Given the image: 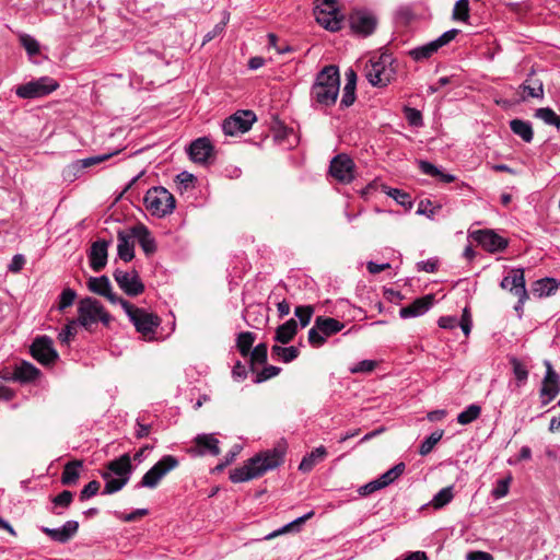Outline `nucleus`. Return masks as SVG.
<instances>
[{
  "label": "nucleus",
  "mask_w": 560,
  "mask_h": 560,
  "mask_svg": "<svg viewBox=\"0 0 560 560\" xmlns=\"http://www.w3.org/2000/svg\"><path fill=\"white\" fill-rule=\"evenodd\" d=\"M78 324V320L72 319L62 328V330L58 335V339L61 343L69 345L71 339L77 335Z\"/></svg>",
  "instance_id": "nucleus-52"
},
{
  "label": "nucleus",
  "mask_w": 560,
  "mask_h": 560,
  "mask_svg": "<svg viewBox=\"0 0 560 560\" xmlns=\"http://www.w3.org/2000/svg\"><path fill=\"white\" fill-rule=\"evenodd\" d=\"M256 121V115L252 110H238L226 118L222 124V130L226 136H237L247 132Z\"/></svg>",
  "instance_id": "nucleus-12"
},
{
  "label": "nucleus",
  "mask_w": 560,
  "mask_h": 560,
  "mask_svg": "<svg viewBox=\"0 0 560 560\" xmlns=\"http://www.w3.org/2000/svg\"><path fill=\"white\" fill-rule=\"evenodd\" d=\"M393 62V56L387 52L371 58L364 69L369 83L377 88H384L389 84L396 74Z\"/></svg>",
  "instance_id": "nucleus-5"
},
{
  "label": "nucleus",
  "mask_w": 560,
  "mask_h": 560,
  "mask_svg": "<svg viewBox=\"0 0 560 560\" xmlns=\"http://www.w3.org/2000/svg\"><path fill=\"white\" fill-rule=\"evenodd\" d=\"M405 464L398 463L393 468L381 475L377 480L382 488L387 487L388 485L393 483L399 476L402 475L405 471Z\"/></svg>",
  "instance_id": "nucleus-43"
},
{
  "label": "nucleus",
  "mask_w": 560,
  "mask_h": 560,
  "mask_svg": "<svg viewBox=\"0 0 560 560\" xmlns=\"http://www.w3.org/2000/svg\"><path fill=\"white\" fill-rule=\"evenodd\" d=\"M316 21L326 30L337 32L342 27V18L338 9L315 10Z\"/></svg>",
  "instance_id": "nucleus-25"
},
{
  "label": "nucleus",
  "mask_w": 560,
  "mask_h": 560,
  "mask_svg": "<svg viewBox=\"0 0 560 560\" xmlns=\"http://www.w3.org/2000/svg\"><path fill=\"white\" fill-rule=\"evenodd\" d=\"M101 483L97 480L90 481L86 486L83 487V489L80 492V500L86 501L90 498L97 494L100 491Z\"/></svg>",
  "instance_id": "nucleus-59"
},
{
  "label": "nucleus",
  "mask_w": 560,
  "mask_h": 560,
  "mask_svg": "<svg viewBox=\"0 0 560 560\" xmlns=\"http://www.w3.org/2000/svg\"><path fill=\"white\" fill-rule=\"evenodd\" d=\"M374 360H362L350 369L351 373H370L376 368Z\"/></svg>",
  "instance_id": "nucleus-61"
},
{
  "label": "nucleus",
  "mask_w": 560,
  "mask_h": 560,
  "mask_svg": "<svg viewBox=\"0 0 560 560\" xmlns=\"http://www.w3.org/2000/svg\"><path fill=\"white\" fill-rule=\"evenodd\" d=\"M109 242L105 240H98L91 246L89 254L90 266L95 272H100L107 262V249Z\"/></svg>",
  "instance_id": "nucleus-23"
},
{
  "label": "nucleus",
  "mask_w": 560,
  "mask_h": 560,
  "mask_svg": "<svg viewBox=\"0 0 560 560\" xmlns=\"http://www.w3.org/2000/svg\"><path fill=\"white\" fill-rule=\"evenodd\" d=\"M474 240L490 253L504 250L509 243L492 230H479L472 233Z\"/></svg>",
  "instance_id": "nucleus-18"
},
{
  "label": "nucleus",
  "mask_w": 560,
  "mask_h": 560,
  "mask_svg": "<svg viewBox=\"0 0 560 560\" xmlns=\"http://www.w3.org/2000/svg\"><path fill=\"white\" fill-rule=\"evenodd\" d=\"M77 320L85 330L93 331V327L97 322L108 327L113 317L98 300L84 298L79 303Z\"/></svg>",
  "instance_id": "nucleus-4"
},
{
  "label": "nucleus",
  "mask_w": 560,
  "mask_h": 560,
  "mask_svg": "<svg viewBox=\"0 0 560 560\" xmlns=\"http://www.w3.org/2000/svg\"><path fill=\"white\" fill-rule=\"evenodd\" d=\"M349 23L354 33L369 36L377 26V18L370 10L355 9L349 15Z\"/></svg>",
  "instance_id": "nucleus-14"
},
{
  "label": "nucleus",
  "mask_w": 560,
  "mask_h": 560,
  "mask_svg": "<svg viewBox=\"0 0 560 560\" xmlns=\"http://www.w3.org/2000/svg\"><path fill=\"white\" fill-rule=\"evenodd\" d=\"M454 498V486L442 488L431 500L434 509H442L447 505Z\"/></svg>",
  "instance_id": "nucleus-41"
},
{
  "label": "nucleus",
  "mask_w": 560,
  "mask_h": 560,
  "mask_svg": "<svg viewBox=\"0 0 560 560\" xmlns=\"http://www.w3.org/2000/svg\"><path fill=\"white\" fill-rule=\"evenodd\" d=\"M546 375L539 393L542 406L548 405L560 392L559 375L549 361H546Z\"/></svg>",
  "instance_id": "nucleus-21"
},
{
  "label": "nucleus",
  "mask_w": 560,
  "mask_h": 560,
  "mask_svg": "<svg viewBox=\"0 0 560 560\" xmlns=\"http://www.w3.org/2000/svg\"><path fill=\"white\" fill-rule=\"evenodd\" d=\"M88 288L91 292L106 298L112 304H119L121 306L126 301L113 292L110 281L106 276L91 277L88 281Z\"/></svg>",
  "instance_id": "nucleus-20"
},
{
  "label": "nucleus",
  "mask_w": 560,
  "mask_h": 560,
  "mask_svg": "<svg viewBox=\"0 0 560 560\" xmlns=\"http://www.w3.org/2000/svg\"><path fill=\"white\" fill-rule=\"evenodd\" d=\"M219 440L213 434H198L194 439V446L188 448L191 456H218L220 454Z\"/></svg>",
  "instance_id": "nucleus-17"
},
{
  "label": "nucleus",
  "mask_w": 560,
  "mask_h": 560,
  "mask_svg": "<svg viewBox=\"0 0 560 560\" xmlns=\"http://www.w3.org/2000/svg\"><path fill=\"white\" fill-rule=\"evenodd\" d=\"M73 501V492L69 490L61 491L58 495L51 499L52 508L50 512L55 515H61L62 511H58L59 508L68 509Z\"/></svg>",
  "instance_id": "nucleus-38"
},
{
  "label": "nucleus",
  "mask_w": 560,
  "mask_h": 560,
  "mask_svg": "<svg viewBox=\"0 0 560 560\" xmlns=\"http://www.w3.org/2000/svg\"><path fill=\"white\" fill-rule=\"evenodd\" d=\"M535 116L541 119L546 125L555 126L560 129V116L549 107L536 109Z\"/></svg>",
  "instance_id": "nucleus-44"
},
{
  "label": "nucleus",
  "mask_w": 560,
  "mask_h": 560,
  "mask_svg": "<svg viewBox=\"0 0 560 560\" xmlns=\"http://www.w3.org/2000/svg\"><path fill=\"white\" fill-rule=\"evenodd\" d=\"M383 489L378 482L377 479L375 480H372L363 486H361L359 489H358V493L361 495V497H368L372 493H374L375 491L377 490H381Z\"/></svg>",
  "instance_id": "nucleus-63"
},
{
  "label": "nucleus",
  "mask_w": 560,
  "mask_h": 560,
  "mask_svg": "<svg viewBox=\"0 0 560 560\" xmlns=\"http://www.w3.org/2000/svg\"><path fill=\"white\" fill-rule=\"evenodd\" d=\"M213 153V145L208 138H198L194 140L189 148L188 154L190 159L200 164H205L208 162L210 156Z\"/></svg>",
  "instance_id": "nucleus-22"
},
{
  "label": "nucleus",
  "mask_w": 560,
  "mask_h": 560,
  "mask_svg": "<svg viewBox=\"0 0 560 560\" xmlns=\"http://www.w3.org/2000/svg\"><path fill=\"white\" fill-rule=\"evenodd\" d=\"M441 210V206H433L430 199H423L418 205V214H422L428 217L429 219H433L434 215Z\"/></svg>",
  "instance_id": "nucleus-51"
},
{
  "label": "nucleus",
  "mask_w": 560,
  "mask_h": 560,
  "mask_svg": "<svg viewBox=\"0 0 560 560\" xmlns=\"http://www.w3.org/2000/svg\"><path fill=\"white\" fill-rule=\"evenodd\" d=\"M117 153H118V151L113 152V153L101 154V155H95V156H90L86 159L78 160L71 165V167L75 171H80V170L100 164L104 161H107L109 158H112L113 155H115Z\"/></svg>",
  "instance_id": "nucleus-42"
},
{
  "label": "nucleus",
  "mask_w": 560,
  "mask_h": 560,
  "mask_svg": "<svg viewBox=\"0 0 560 560\" xmlns=\"http://www.w3.org/2000/svg\"><path fill=\"white\" fill-rule=\"evenodd\" d=\"M40 375V371L30 362L22 361L14 369L12 380L21 383H28L35 381Z\"/></svg>",
  "instance_id": "nucleus-27"
},
{
  "label": "nucleus",
  "mask_w": 560,
  "mask_h": 560,
  "mask_svg": "<svg viewBox=\"0 0 560 560\" xmlns=\"http://www.w3.org/2000/svg\"><path fill=\"white\" fill-rule=\"evenodd\" d=\"M509 487H510V478L500 479L492 490V495L495 499H501V498L505 497L509 492Z\"/></svg>",
  "instance_id": "nucleus-62"
},
{
  "label": "nucleus",
  "mask_w": 560,
  "mask_h": 560,
  "mask_svg": "<svg viewBox=\"0 0 560 560\" xmlns=\"http://www.w3.org/2000/svg\"><path fill=\"white\" fill-rule=\"evenodd\" d=\"M164 477L159 471V469L153 465L141 478L140 482L137 485V488H149L154 489L158 487L160 481Z\"/></svg>",
  "instance_id": "nucleus-39"
},
{
  "label": "nucleus",
  "mask_w": 560,
  "mask_h": 560,
  "mask_svg": "<svg viewBox=\"0 0 560 560\" xmlns=\"http://www.w3.org/2000/svg\"><path fill=\"white\" fill-rule=\"evenodd\" d=\"M355 89H357V85L345 84L341 101H340L341 108H347L354 103L355 97H357Z\"/></svg>",
  "instance_id": "nucleus-57"
},
{
  "label": "nucleus",
  "mask_w": 560,
  "mask_h": 560,
  "mask_svg": "<svg viewBox=\"0 0 560 560\" xmlns=\"http://www.w3.org/2000/svg\"><path fill=\"white\" fill-rule=\"evenodd\" d=\"M559 285L560 282L553 278H542L533 283L532 292L537 298H547L553 295Z\"/></svg>",
  "instance_id": "nucleus-29"
},
{
  "label": "nucleus",
  "mask_w": 560,
  "mask_h": 560,
  "mask_svg": "<svg viewBox=\"0 0 560 560\" xmlns=\"http://www.w3.org/2000/svg\"><path fill=\"white\" fill-rule=\"evenodd\" d=\"M458 34V30L453 28L443 33L436 39L427 43L424 45L418 46L409 51V56L415 61H423L433 56L441 47L447 45L452 42L456 35Z\"/></svg>",
  "instance_id": "nucleus-13"
},
{
  "label": "nucleus",
  "mask_w": 560,
  "mask_h": 560,
  "mask_svg": "<svg viewBox=\"0 0 560 560\" xmlns=\"http://www.w3.org/2000/svg\"><path fill=\"white\" fill-rule=\"evenodd\" d=\"M58 88V81L51 77L46 75L18 85L15 89V94L20 98L34 100L45 97L55 92Z\"/></svg>",
  "instance_id": "nucleus-9"
},
{
  "label": "nucleus",
  "mask_w": 560,
  "mask_h": 560,
  "mask_svg": "<svg viewBox=\"0 0 560 560\" xmlns=\"http://www.w3.org/2000/svg\"><path fill=\"white\" fill-rule=\"evenodd\" d=\"M298 332V323L295 319L290 318L284 324L280 325L275 335V340L280 343H289Z\"/></svg>",
  "instance_id": "nucleus-32"
},
{
  "label": "nucleus",
  "mask_w": 560,
  "mask_h": 560,
  "mask_svg": "<svg viewBox=\"0 0 560 560\" xmlns=\"http://www.w3.org/2000/svg\"><path fill=\"white\" fill-rule=\"evenodd\" d=\"M281 372V369L275 365H267L261 371L257 372L254 383L259 384L266 382Z\"/></svg>",
  "instance_id": "nucleus-56"
},
{
  "label": "nucleus",
  "mask_w": 560,
  "mask_h": 560,
  "mask_svg": "<svg viewBox=\"0 0 560 560\" xmlns=\"http://www.w3.org/2000/svg\"><path fill=\"white\" fill-rule=\"evenodd\" d=\"M133 235L130 231L129 233L125 231H119L117 234V253L120 259L125 262H129L135 257V247L132 242Z\"/></svg>",
  "instance_id": "nucleus-26"
},
{
  "label": "nucleus",
  "mask_w": 560,
  "mask_h": 560,
  "mask_svg": "<svg viewBox=\"0 0 560 560\" xmlns=\"http://www.w3.org/2000/svg\"><path fill=\"white\" fill-rule=\"evenodd\" d=\"M267 37L269 47L275 48L278 54L283 55L293 50L287 43L278 44V37L273 33H269Z\"/></svg>",
  "instance_id": "nucleus-60"
},
{
  "label": "nucleus",
  "mask_w": 560,
  "mask_h": 560,
  "mask_svg": "<svg viewBox=\"0 0 560 560\" xmlns=\"http://www.w3.org/2000/svg\"><path fill=\"white\" fill-rule=\"evenodd\" d=\"M326 455L327 451L324 446L316 447L302 458L299 465V470L302 472H310L317 463L324 460Z\"/></svg>",
  "instance_id": "nucleus-31"
},
{
  "label": "nucleus",
  "mask_w": 560,
  "mask_h": 560,
  "mask_svg": "<svg viewBox=\"0 0 560 560\" xmlns=\"http://www.w3.org/2000/svg\"><path fill=\"white\" fill-rule=\"evenodd\" d=\"M314 311L313 305H300L295 307L294 315L299 318L301 327L304 328L311 323Z\"/></svg>",
  "instance_id": "nucleus-48"
},
{
  "label": "nucleus",
  "mask_w": 560,
  "mask_h": 560,
  "mask_svg": "<svg viewBox=\"0 0 560 560\" xmlns=\"http://www.w3.org/2000/svg\"><path fill=\"white\" fill-rule=\"evenodd\" d=\"M510 128L512 132L518 136L524 142L529 143L533 141L534 131L529 121L515 118L510 121Z\"/></svg>",
  "instance_id": "nucleus-33"
},
{
  "label": "nucleus",
  "mask_w": 560,
  "mask_h": 560,
  "mask_svg": "<svg viewBox=\"0 0 560 560\" xmlns=\"http://www.w3.org/2000/svg\"><path fill=\"white\" fill-rule=\"evenodd\" d=\"M77 298V293L73 289L66 288L59 295L58 310L63 312L67 307L71 306Z\"/></svg>",
  "instance_id": "nucleus-53"
},
{
  "label": "nucleus",
  "mask_w": 560,
  "mask_h": 560,
  "mask_svg": "<svg viewBox=\"0 0 560 560\" xmlns=\"http://www.w3.org/2000/svg\"><path fill=\"white\" fill-rule=\"evenodd\" d=\"M271 353L273 357L279 358L284 363H290L299 357V349L294 346L281 347L278 345L272 346Z\"/></svg>",
  "instance_id": "nucleus-40"
},
{
  "label": "nucleus",
  "mask_w": 560,
  "mask_h": 560,
  "mask_svg": "<svg viewBox=\"0 0 560 560\" xmlns=\"http://www.w3.org/2000/svg\"><path fill=\"white\" fill-rule=\"evenodd\" d=\"M121 307L143 339L153 340L156 329L161 325L160 317L147 312L144 308L135 306L127 300L122 303Z\"/></svg>",
  "instance_id": "nucleus-6"
},
{
  "label": "nucleus",
  "mask_w": 560,
  "mask_h": 560,
  "mask_svg": "<svg viewBox=\"0 0 560 560\" xmlns=\"http://www.w3.org/2000/svg\"><path fill=\"white\" fill-rule=\"evenodd\" d=\"M30 351L32 357L44 365L52 363L58 358L52 340L47 336L35 338L31 345Z\"/></svg>",
  "instance_id": "nucleus-16"
},
{
  "label": "nucleus",
  "mask_w": 560,
  "mask_h": 560,
  "mask_svg": "<svg viewBox=\"0 0 560 560\" xmlns=\"http://www.w3.org/2000/svg\"><path fill=\"white\" fill-rule=\"evenodd\" d=\"M113 277L119 289L128 296L135 298L144 292L145 287L136 269L125 271L117 268Z\"/></svg>",
  "instance_id": "nucleus-11"
},
{
  "label": "nucleus",
  "mask_w": 560,
  "mask_h": 560,
  "mask_svg": "<svg viewBox=\"0 0 560 560\" xmlns=\"http://www.w3.org/2000/svg\"><path fill=\"white\" fill-rule=\"evenodd\" d=\"M313 515H314V512L311 511V512L306 513L305 515L300 516V517L295 518L294 521L288 523L287 525L282 526L281 528L273 530L272 533L266 535L264 539L271 540V539H273L280 535L287 534L289 532H293V530L299 532L300 526L303 523H305L307 520H310Z\"/></svg>",
  "instance_id": "nucleus-34"
},
{
  "label": "nucleus",
  "mask_w": 560,
  "mask_h": 560,
  "mask_svg": "<svg viewBox=\"0 0 560 560\" xmlns=\"http://www.w3.org/2000/svg\"><path fill=\"white\" fill-rule=\"evenodd\" d=\"M404 114H405V118L407 119V121L410 126L421 127L423 125L422 114L420 110L409 107V106H405Z\"/></svg>",
  "instance_id": "nucleus-55"
},
{
  "label": "nucleus",
  "mask_w": 560,
  "mask_h": 560,
  "mask_svg": "<svg viewBox=\"0 0 560 560\" xmlns=\"http://www.w3.org/2000/svg\"><path fill=\"white\" fill-rule=\"evenodd\" d=\"M132 471L131 458L127 453L108 462L106 469L101 472V477L105 480L102 494L107 495L120 491L128 483Z\"/></svg>",
  "instance_id": "nucleus-3"
},
{
  "label": "nucleus",
  "mask_w": 560,
  "mask_h": 560,
  "mask_svg": "<svg viewBox=\"0 0 560 560\" xmlns=\"http://www.w3.org/2000/svg\"><path fill=\"white\" fill-rule=\"evenodd\" d=\"M82 460H71L63 466L61 474V483L63 486H74L80 478V468L82 467Z\"/></svg>",
  "instance_id": "nucleus-30"
},
{
  "label": "nucleus",
  "mask_w": 560,
  "mask_h": 560,
  "mask_svg": "<svg viewBox=\"0 0 560 560\" xmlns=\"http://www.w3.org/2000/svg\"><path fill=\"white\" fill-rule=\"evenodd\" d=\"M143 201L147 210L158 218L172 213L176 203L174 196L162 186L150 188Z\"/></svg>",
  "instance_id": "nucleus-7"
},
{
  "label": "nucleus",
  "mask_w": 560,
  "mask_h": 560,
  "mask_svg": "<svg viewBox=\"0 0 560 560\" xmlns=\"http://www.w3.org/2000/svg\"><path fill=\"white\" fill-rule=\"evenodd\" d=\"M418 165L420 171L425 175L438 177V175L441 174V171L431 162L421 160Z\"/></svg>",
  "instance_id": "nucleus-64"
},
{
  "label": "nucleus",
  "mask_w": 560,
  "mask_h": 560,
  "mask_svg": "<svg viewBox=\"0 0 560 560\" xmlns=\"http://www.w3.org/2000/svg\"><path fill=\"white\" fill-rule=\"evenodd\" d=\"M444 431L443 430H436L432 432L420 445L419 447V454L422 456L428 455L432 452L434 446L441 441L443 438Z\"/></svg>",
  "instance_id": "nucleus-46"
},
{
  "label": "nucleus",
  "mask_w": 560,
  "mask_h": 560,
  "mask_svg": "<svg viewBox=\"0 0 560 560\" xmlns=\"http://www.w3.org/2000/svg\"><path fill=\"white\" fill-rule=\"evenodd\" d=\"M434 296L432 294L424 295L415 300L410 305L399 310V316L404 319L417 317L427 313L433 305Z\"/></svg>",
  "instance_id": "nucleus-24"
},
{
  "label": "nucleus",
  "mask_w": 560,
  "mask_h": 560,
  "mask_svg": "<svg viewBox=\"0 0 560 560\" xmlns=\"http://www.w3.org/2000/svg\"><path fill=\"white\" fill-rule=\"evenodd\" d=\"M39 529L42 533L47 535L50 538V540L65 545L69 542L78 534L79 522L70 520L58 528L40 526Z\"/></svg>",
  "instance_id": "nucleus-19"
},
{
  "label": "nucleus",
  "mask_w": 560,
  "mask_h": 560,
  "mask_svg": "<svg viewBox=\"0 0 560 560\" xmlns=\"http://www.w3.org/2000/svg\"><path fill=\"white\" fill-rule=\"evenodd\" d=\"M500 287L503 290H509L511 293L517 296L518 301L515 304L514 310L521 315L523 312L524 304L529 298L528 292L526 290L524 269H511L509 275L501 280Z\"/></svg>",
  "instance_id": "nucleus-10"
},
{
  "label": "nucleus",
  "mask_w": 560,
  "mask_h": 560,
  "mask_svg": "<svg viewBox=\"0 0 560 560\" xmlns=\"http://www.w3.org/2000/svg\"><path fill=\"white\" fill-rule=\"evenodd\" d=\"M343 327L345 324L336 318L317 316L314 326L308 330V342L314 348H319L326 342L328 337L341 331Z\"/></svg>",
  "instance_id": "nucleus-8"
},
{
  "label": "nucleus",
  "mask_w": 560,
  "mask_h": 560,
  "mask_svg": "<svg viewBox=\"0 0 560 560\" xmlns=\"http://www.w3.org/2000/svg\"><path fill=\"white\" fill-rule=\"evenodd\" d=\"M284 450L276 447L249 458L244 466L230 471V480L234 483L248 481L262 476L266 471L277 468L283 463Z\"/></svg>",
  "instance_id": "nucleus-2"
},
{
  "label": "nucleus",
  "mask_w": 560,
  "mask_h": 560,
  "mask_svg": "<svg viewBox=\"0 0 560 560\" xmlns=\"http://www.w3.org/2000/svg\"><path fill=\"white\" fill-rule=\"evenodd\" d=\"M20 43L31 57L39 54V43L33 36L23 34L20 36Z\"/></svg>",
  "instance_id": "nucleus-50"
},
{
  "label": "nucleus",
  "mask_w": 560,
  "mask_h": 560,
  "mask_svg": "<svg viewBox=\"0 0 560 560\" xmlns=\"http://www.w3.org/2000/svg\"><path fill=\"white\" fill-rule=\"evenodd\" d=\"M256 335L252 331L240 332L236 338V347L243 358H247L255 342Z\"/></svg>",
  "instance_id": "nucleus-36"
},
{
  "label": "nucleus",
  "mask_w": 560,
  "mask_h": 560,
  "mask_svg": "<svg viewBox=\"0 0 560 560\" xmlns=\"http://www.w3.org/2000/svg\"><path fill=\"white\" fill-rule=\"evenodd\" d=\"M249 370L255 372L256 364H265L267 362L268 357V348L267 345L261 342L258 343L254 349L249 352Z\"/></svg>",
  "instance_id": "nucleus-37"
},
{
  "label": "nucleus",
  "mask_w": 560,
  "mask_h": 560,
  "mask_svg": "<svg viewBox=\"0 0 560 560\" xmlns=\"http://www.w3.org/2000/svg\"><path fill=\"white\" fill-rule=\"evenodd\" d=\"M131 232L133 237L138 238L139 244L141 245L143 252L145 254H152L156 249L155 241L151 236L150 231L143 224H138L131 228Z\"/></svg>",
  "instance_id": "nucleus-28"
},
{
  "label": "nucleus",
  "mask_w": 560,
  "mask_h": 560,
  "mask_svg": "<svg viewBox=\"0 0 560 560\" xmlns=\"http://www.w3.org/2000/svg\"><path fill=\"white\" fill-rule=\"evenodd\" d=\"M520 89L526 93L528 97L542 98L544 84L538 79H533L532 74L520 85Z\"/></svg>",
  "instance_id": "nucleus-35"
},
{
  "label": "nucleus",
  "mask_w": 560,
  "mask_h": 560,
  "mask_svg": "<svg viewBox=\"0 0 560 560\" xmlns=\"http://www.w3.org/2000/svg\"><path fill=\"white\" fill-rule=\"evenodd\" d=\"M510 363L513 368V373L520 383L526 382L528 377L527 368L516 358H512Z\"/></svg>",
  "instance_id": "nucleus-58"
},
{
  "label": "nucleus",
  "mask_w": 560,
  "mask_h": 560,
  "mask_svg": "<svg viewBox=\"0 0 560 560\" xmlns=\"http://www.w3.org/2000/svg\"><path fill=\"white\" fill-rule=\"evenodd\" d=\"M178 465V459L173 455H164L159 462L154 464L163 477H165L173 469L177 468Z\"/></svg>",
  "instance_id": "nucleus-47"
},
{
  "label": "nucleus",
  "mask_w": 560,
  "mask_h": 560,
  "mask_svg": "<svg viewBox=\"0 0 560 560\" xmlns=\"http://www.w3.org/2000/svg\"><path fill=\"white\" fill-rule=\"evenodd\" d=\"M387 195L405 208L410 209L412 207L410 195L400 189L392 188L388 190Z\"/></svg>",
  "instance_id": "nucleus-54"
},
{
  "label": "nucleus",
  "mask_w": 560,
  "mask_h": 560,
  "mask_svg": "<svg viewBox=\"0 0 560 560\" xmlns=\"http://www.w3.org/2000/svg\"><path fill=\"white\" fill-rule=\"evenodd\" d=\"M354 162L345 154L340 153L332 158L329 165V174L341 184H349L354 179Z\"/></svg>",
  "instance_id": "nucleus-15"
},
{
  "label": "nucleus",
  "mask_w": 560,
  "mask_h": 560,
  "mask_svg": "<svg viewBox=\"0 0 560 560\" xmlns=\"http://www.w3.org/2000/svg\"><path fill=\"white\" fill-rule=\"evenodd\" d=\"M453 19L456 21L466 22L469 19V2L468 0H457L453 9Z\"/></svg>",
  "instance_id": "nucleus-49"
},
{
  "label": "nucleus",
  "mask_w": 560,
  "mask_h": 560,
  "mask_svg": "<svg viewBox=\"0 0 560 560\" xmlns=\"http://www.w3.org/2000/svg\"><path fill=\"white\" fill-rule=\"evenodd\" d=\"M340 89V75L337 66L324 67L315 78L310 91L311 106L314 109L325 110L334 106Z\"/></svg>",
  "instance_id": "nucleus-1"
},
{
  "label": "nucleus",
  "mask_w": 560,
  "mask_h": 560,
  "mask_svg": "<svg viewBox=\"0 0 560 560\" xmlns=\"http://www.w3.org/2000/svg\"><path fill=\"white\" fill-rule=\"evenodd\" d=\"M480 413H481L480 406H478L476 404H471L464 411L458 413L457 422L463 425L469 424L472 421H475L476 419H478Z\"/></svg>",
  "instance_id": "nucleus-45"
}]
</instances>
